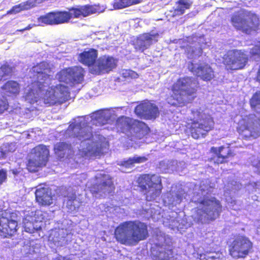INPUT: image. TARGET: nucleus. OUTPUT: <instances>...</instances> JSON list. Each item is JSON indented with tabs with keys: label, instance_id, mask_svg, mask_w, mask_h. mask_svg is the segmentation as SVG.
<instances>
[{
	"label": "nucleus",
	"instance_id": "f257e3e1",
	"mask_svg": "<svg viewBox=\"0 0 260 260\" xmlns=\"http://www.w3.org/2000/svg\"><path fill=\"white\" fill-rule=\"evenodd\" d=\"M105 10L99 4L79 5L69 9L68 11H57L49 12L38 18L39 25H58L68 22L71 19L86 17L95 13H100Z\"/></svg>",
	"mask_w": 260,
	"mask_h": 260
},
{
	"label": "nucleus",
	"instance_id": "f03ea898",
	"mask_svg": "<svg viewBox=\"0 0 260 260\" xmlns=\"http://www.w3.org/2000/svg\"><path fill=\"white\" fill-rule=\"evenodd\" d=\"M199 81L192 77L179 78L171 86L172 93L167 98L168 103L175 107H182L191 103L200 89Z\"/></svg>",
	"mask_w": 260,
	"mask_h": 260
},
{
	"label": "nucleus",
	"instance_id": "7ed1b4c3",
	"mask_svg": "<svg viewBox=\"0 0 260 260\" xmlns=\"http://www.w3.org/2000/svg\"><path fill=\"white\" fill-rule=\"evenodd\" d=\"M114 237L121 244L135 246L149 237L148 225L138 220L123 222L115 229Z\"/></svg>",
	"mask_w": 260,
	"mask_h": 260
},
{
	"label": "nucleus",
	"instance_id": "20e7f679",
	"mask_svg": "<svg viewBox=\"0 0 260 260\" xmlns=\"http://www.w3.org/2000/svg\"><path fill=\"white\" fill-rule=\"evenodd\" d=\"M51 68L49 63L41 61L34 65L31 69L34 79L30 84V87L25 94V99L33 104L38 102L39 94L49 85L48 81L51 79Z\"/></svg>",
	"mask_w": 260,
	"mask_h": 260
},
{
	"label": "nucleus",
	"instance_id": "39448f33",
	"mask_svg": "<svg viewBox=\"0 0 260 260\" xmlns=\"http://www.w3.org/2000/svg\"><path fill=\"white\" fill-rule=\"evenodd\" d=\"M191 121L188 127L191 136L194 139L205 138L214 127L213 118L209 114L203 113L200 109L191 111Z\"/></svg>",
	"mask_w": 260,
	"mask_h": 260
},
{
	"label": "nucleus",
	"instance_id": "423d86ee",
	"mask_svg": "<svg viewBox=\"0 0 260 260\" xmlns=\"http://www.w3.org/2000/svg\"><path fill=\"white\" fill-rule=\"evenodd\" d=\"M231 22L237 30L247 35L256 32L260 26L258 16L251 11L241 9L232 16Z\"/></svg>",
	"mask_w": 260,
	"mask_h": 260
},
{
	"label": "nucleus",
	"instance_id": "0eeeda50",
	"mask_svg": "<svg viewBox=\"0 0 260 260\" xmlns=\"http://www.w3.org/2000/svg\"><path fill=\"white\" fill-rule=\"evenodd\" d=\"M136 182L141 192L145 196V200L151 201L159 197L163 188L161 178L155 174H142Z\"/></svg>",
	"mask_w": 260,
	"mask_h": 260
},
{
	"label": "nucleus",
	"instance_id": "6e6552de",
	"mask_svg": "<svg viewBox=\"0 0 260 260\" xmlns=\"http://www.w3.org/2000/svg\"><path fill=\"white\" fill-rule=\"evenodd\" d=\"M236 130L243 139H256L260 136V118L253 114L246 115L238 121Z\"/></svg>",
	"mask_w": 260,
	"mask_h": 260
},
{
	"label": "nucleus",
	"instance_id": "1a4fd4ad",
	"mask_svg": "<svg viewBox=\"0 0 260 260\" xmlns=\"http://www.w3.org/2000/svg\"><path fill=\"white\" fill-rule=\"evenodd\" d=\"M199 204L205 209H199L197 211V221L203 222V215L198 211H200L205 214L204 219L207 223L214 221L218 218L222 211V206L220 202L215 197L204 198L199 202Z\"/></svg>",
	"mask_w": 260,
	"mask_h": 260
},
{
	"label": "nucleus",
	"instance_id": "9d476101",
	"mask_svg": "<svg viewBox=\"0 0 260 260\" xmlns=\"http://www.w3.org/2000/svg\"><path fill=\"white\" fill-rule=\"evenodd\" d=\"M246 51L242 50H229L223 57V63L228 70H239L244 68L248 61Z\"/></svg>",
	"mask_w": 260,
	"mask_h": 260
},
{
	"label": "nucleus",
	"instance_id": "9b49d317",
	"mask_svg": "<svg viewBox=\"0 0 260 260\" xmlns=\"http://www.w3.org/2000/svg\"><path fill=\"white\" fill-rule=\"evenodd\" d=\"M117 124L123 133L124 131L133 132L138 139H141L150 131L149 127L144 122L127 117H121L117 120Z\"/></svg>",
	"mask_w": 260,
	"mask_h": 260
},
{
	"label": "nucleus",
	"instance_id": "f8f14e48",
	"mask_svg": "<svg viewBox=\"0 0 260 260\" xmlns=\"http://www.w3.org/2000/svg\"><path fill=\"white\" fill-rule=\"evenodd\" d=\"M252 242L244 236H237L229 245V254L235 259L245 258L251 251Z\"/></svg>",
	"mask_w": 260,
	"mask_h": 260
},
{
	"label": "nucleus",
	"instance_id": "ddd939ff",
	"mask_svg": "<svg viewBox=\"0 0 260 260\" xmlns=\"http://www.w3.org/2000/svg\"><path fill=\"white\" fill-rule=\"evenodd\" d=\"M47 87L43 98L45 104L48 106L60 104L68 100L69 92L66 86L58 84L54 86H48Z\"/></svg>",
	"mask_w": 260,
	"mask_h": 260
},
{
	"label": "nucleus",
	"instance_id": "4468645a",
	"mask_svg": "<svg viewBox=\"0 0 260 260\" xmlns=\"http://www.w3.org/2000/svg\"><path fill=\"white\" fill-rule=\"evenodd\" d=\"M34 155L29 158L26 164V169L30 172H36L39 168L45 166L48 161L49 150L43 144L39 145L34 149Z\"/></svg>",
	"mask_w": 260,
	"mask_h": 260
},
{
	"label": "nucleus",
	"instance_id": "2eb2a0df",
	"mask_svg": "<svg viewBox=\"0 0 260 260\" xmlns=\"http://www.w3.org/2000/svg\"><path fill=\"white\" fill-rule=\"evenodd\" d=\"M84 69L80 66H74L61 70L57 74L60 82L66 84H80L84 80Z\"/></svg>",
	"mask_w": 260,
	"mask_h": 260
},
{
	"label": "nucleus",
	"instance_id": "dca6fc26",
	"mask_svg": "<svg viewBox=\"0 0 260 260\" xmlns=\"http://www.w3.org/2000/svg\"><path fill=\"white\" fill-rule=\"evenodd\" d=\"M96 180L100 179L101 182L99 184H93L90 188V191L92 194H98L101 192L104 193H110L114 191L115 186L112 177L106 174H100L95 177Z\"/></svg>",
	"mask_w": 260,
	"mask_h": 260
},
{
	"label": "nucleus",
	"instance_id": "f3484780",
	"mask_svg": "<svg viewBox=\"0 0 260 260\" xmlns=\"http://www.w3.org/2000/svg\"><path fill=\"white\" fill-rule=\"evenodd\" d=\"M210 151L216 155V159L214 160V157H212L209 158V161H213L214 164L217 165L228 163L230 159L235 155L234 150L229 144L226 146L222 145L218 147L213 146L211 147Z\"/></svg>",
	"mask_w": 260,
	"mask_h": 260
},
{
	"label": "nucleus",
	"instance_id": "a211bd4d",
	"mask_svg": "<svg viewBox=\"0 0 260 260\" xmlns=\"http://www.w3.org/2000/svg\"><path fill=\"white\" fill-rule=\"evenodd\" d=\"M116 66V60L113 57L103 55L98 59L96 64L91 69V73L98 75L108 73Z\"/></svg>",
	"mask_w": 260,
	"mask_h": 260
},
{
	"label": "nucleus",
	"instance_id": "6ab92c4d",
	"mask_svg": "<svg viewBox=\"0 0 260 260\" xmlns=\"http://www.w3.org/2000/svg\"><path fill=\"white\" fill-rule=\"evenodd\" d=\"M18 230L16 220L9 218L3 214L0 215V237L2 238H11Z\"/></svg>",
	"mask_w": 260,
	"mask_h": 260
},
{
	"label": "nucleus",
	"instance_id": "aec40b11",
	"mask_svg": "<svg viewBox=\"0 0 260 260\" xmlns=\"http://www.w3.org/2000/svg\"><path fill=\"white\" fill-rule=\"evenodd\" d=\"M135 111L138 115L147 119H154L159 115L157 106L148 101L137 105Z\"/></svg>",
	"mask_w": 260,
	"mask_h": 260
},
{
	"label": "nucleus",
	"instance_id": "412c9836",
	"mask_svg": "<svg viewBox=\"0 0 260 260\" xmlns=\"http://www.w3.org/2000/svg\"><path fill=\"white\" fill-rule=\"evenodd\" d=\"M157 33L151 34L146 32L139 35L133 42V45L136 51L142 53L148 49L152 44L153 41L157 42Z\"/></svg>",
	"mask_w": 260,
	"mask_h": 260
},
{
	"label": "nucleus",
	"instance_id": "4be33fe9",
	"mask_svg": "<svg viewBox=\"0 0 260 260\" xmlns=\"http://www.w3.org/2000/svg\"><path fill=\"white\" fill-rule=\"evenodd\" d=\"M53 152L56 157L60 160L63 158H70L74 154V150L71 143L58 142L53 146Z\"/></svg>",
	"mask_w": 260,
	"mask_h": 260
},
{
	"label": "nucleus",
	"instance_id": "5701e85b",
	"mask_svg": "<svg viewBox=\"0 0 260 260\" xmlns=\"http://www.w3.org/2000/svg\"><path fill=\"white\" fill-rule=\"evenodd\" d=\"M98 57V51L94 48L84 50L78 55V60L88 67H93L95 65Z\"/></svg>",
	"mask_w": 260,
	"mask_h": 260
},
{
	"label": "nucleus",
	"instance_id": "b1692460",
	"mask_svg": "<svg viewBox=\"0 0 260 260\" xmlns=\"http://www.w3.org/2000/svg\"><path fill=\"white\" fill-rule=\"evenodd\" d=\"M192 2L189 0H178L176 2V7L166 12V16L171 19L182 15L186 10L190 9Z\"/></svg>",
	"mask_w": 260,
	"mask_h": 260
},
{
	"label": "nucleus",
	"instance_id": "393cba45",
	"mask_svg": "<svg viewBox=\"0 0 260 260\" xmlns=\"http://www.w3.org/2000/svg\"><path fill=\"white\" fill-rule=\"evenodd\" d=\"M36 201L41 206H49L53 204V196L50 189L45 187L37 189L35 192Z\"/></svg>",
	"mask_w": 260,
	"mask_h": 260
},
{
	"label": "nucleus",
	"instance_id": "a878e982",
	"mask_svg": "<svg viewBox=\"0 0 260 260\" xmlns=\"http://www.w3.org/2000/svg\"><path fill=\"white\" fill-rule=\"evenodd\" d=\"M3 93L7 96L15 98L19 95L20 91L19 83L14 80H8L1 87Z\"/></svg>",
	"mask_w": 260,
	"mask_h": 260
},
{
	"label": "nucleus",
	"instance_id": "bb28decb",
	"mask_svg": "<svg viewBox=\"0 0 260 260\" xmlns=\"http://www.w3.org/2000/svg\"><path fill=\"white\" fill-rule=\"evenodd\" d=\"M197 77L204 81H210L215 77L212 68L207 63L199 65L195 70Z\"/></svg>",
	"mask_w": 260,
	"mask_h": 260
},
{
	"label": "nucleus",
	"instance_id": "cd10ccee",
	"mask_svg": "<svg viewBox=\"0 0 260 260\" xmlns=\"http://www.w3.org/2000/svg\"><path fill=\"white\" fill-rule=\"evenodd\" d=\"M102 153V144L99 141H92L86 147L85 154L87 156H100Z\"/></svg>",
	"mask_w": 260,
	"mask_h": 260
},
{
	"label": "nucleus",
	"instance_id": "c85d7f7f",
	"mask_svg": "<svg viewBox=\"0 0 260 260\" xmlns=\"http://www.w3.org/2000/svg\"><path fill=\"white\" fill-rule=\"evenodd\" d=\"M249 102L251 109L256 113L260 114V90L253 94Z\"/></svg>",
	"mask_w": 260,
	"mask_h": 260
},
{
	"label": "nucleus",
	"instance_id": "c756f323",
	"mask_svg": "<svg viewBox=\"0 0 260 260\" xmlns=\"http://www.w3.org/2000/svg\"><path fill=\"white\" fill-rule=\"evenodd\" d=\"M141 2V0H114L113 7L116 9H121Z\"/></svg>",
	"mask_w": 260,
	"mask_h": 260
},
{
	"label": "nucleus",
	"instance_id": "7c9ffc66",
	"mask_svg": "<svg viewBox=\"0 0 260 260\" xmlns=\"http://www.w3.org/2000/svg\"><path fill=\"white\" fill-rule=\"evenodd\" d=\"M34 5L32 3L26 1L23 4H20L18 5L13 6L9 11L7 12V14L17 13L24 10H28L32 8Z\"/></svg>",
	"mask_w": 260,
	"mask_h": 260
},
{
	"label": "nucleus",
	"instance_id": "2f4dec72",
	"mask_svg": "<svg viewBox=\"0 0 260 260\" xmlns=\"http://www.w3.org/2000/svg\"><path fill=\"white\" fill-rule=\"evenodd\" d=\"M0 72L2 74V77L11 75L13 72V67L10 66L7 62H6L1 66Z\"/></svg>",
	"mask_w": 260,
	"mask_h": 260
},
{
	"label": "nucleus",
	"instance_id": "473e14b6",
	"mask_svg": "<svg viewBox=\"0 0 260 260\" xmlns=\"http://www.w3.org/2000/svg\"><path fill=\"white\" fill-rule=\"evenodd\" d=\"M173 251L172 249L165 248L164 250L159 251L158 252V257L161 260H168L171 255H173Z\"/></svg>",
	"mask_w": 260,
	"mask_h": 260
},
{
	"label": "nucleus",
	"instance_id": "72a5a7b5",
	"mask_svg": "<svg viewBox=\"0 0 260 260\" xmlns=\"http://www.w3.org/2000/svg\"><path fill=\"white\" fill-rule=\"evenodd\" d=\"M123 78L128 79H137L139 77L138 73L131 70H126L122 73Z\"/></svg>",
	"mask_w": 260,
	"mask_h": 260
},
{
	"label": "nucleus",
	"instance_id": "f704fd0d",
	"mask_svg": "<svg viewBox=\"0 0 260 260\" xmlns=\"http://www.w3.org/2000/svg\"><path fill=\"white\" fill-rule=\"evenodd\" d=\"M9 107V103L6 97H0V114L7 111Z\"/></svg>",
	"mask_w": 260,
	"mask_h": 260
},
{
	"label": "nucleus",
	"instance_id": "c9c22d12",
	"mask_svg": "<svg viewBox=\"0 0 260 260\" xmlns=\"http://www.w3.org/2000/svg\"><path fill=\"white\" fill-rule=\"evenodd\" d=\"M250 55L251 57H260V42L254 45L251 49L250 51Z\"/></svg>",
	"mask_w": 260,
	"mask_h": 260
},
{
	"label": "nucleus",
	"instance_id": "e433bc0d",
	"mask_svg": "<svg viewBox=\"0 0 260 260\" xmlns=\"http://www.w3.org/2000/svg\"><path fill=\"white\" fill-rule=\"evenodd\" d=\"M8 179L7 171L4 169H0V186L6 182Z\"/></svg>",
	"mask_w": 260,
	"mask_h": 260
},
{
	"label": "nucleus",
	"instance_id": "4c0bfd02",
	"mask_svg": "<svg viewBox=\"0 0 260 260\" xmlns=\"http://www.w3.org/2000/svg\"><path fill=\"white\" fill-rule=\"evenodd\" d=\"M135 164H139L145 162L147 158L145 156H135L133 157Z\"/></svg>",
	"mask_w": 260,
	"mask_h": 260
},
{
	"label": "nucleus",
	"instance_id": "58836bf2",
	"mask_svg": "<svg viewBox=\"0 0 260 260\" xmlns=\"http://www.w3.org/2000/svg\"><path fill=\"white\" fill-rule=\"evenodd\" d=\"M220 254L221 253L215 252L212 255H207V258L208 260H220Z\"/></svg>",
	"mask_w": 260,
	"mask_h": 260
},
{
	"label": "nucleus",
	"instance_id": "ea45409f",
	"mask_svg": "<svg viewBox=\"0 0 260 260\" xmlns=\"http://www.w3.org/2000/svg\"><path fill=\"white\" fill-rule=\"evenodd\" d=\"M133 157L129 158L127 160L124 161L125 166L126 167H130L135 164V162Z\"/></svg>",
	"mask_w": 260,
	"mask_h": 260
},
{
	"label": "nucleus",
	"instance_id": "a19ab883",
	"mask_svg": "<svg viewBox=\"0 0 260 260\" xmlns=\"http://www.w3.org/2000/svg\"><path fill=\"white\" fill-rule=\"evenodd\" d=\"M255 80L260 83V65L258 67L256 74L255 77Z\"/></svg>",
	"mask_w": 260,
	"mask_h": 260
},
{
	"label": "nucleus",
	"instance_id": "79ce46f5",
	"mask_svg": "<svg viewBox=\"0 0 260 260\" xmlns=\"http://www.w3.org/2000/svg\"><path fill=\"white\" fill-rule=\"evenodd\" d=\"M76 197L75 196L71 197L68 200L67 204L68 205H72V203L74 202L75 200H76Z\"/></svg>",
	"mask_w": 260,
	"mask_h": 260
},
{
	"label": "nucleus",
	"instance_id": "37998d69",
	"mask_svg": "<svg viewBox=\"0 0 260 260\" xmlns=\"http://www.w3.org/2000/svg\"><path fill=\"white\" fill-rule=\"evenodd\" d=\"M53 260H71L70 258L66 257V256H62L60 255H58L56 257L53 259Z\"/></svg>",
	"mask_w": 260,
	"mask_h": 260
},
{
	"label": "nucleus",
	"instance_id": "c03bdc74",
	"mask_svg": "<svg viewBox=\"0 0 260 260\" xmlns=\"http://www.w3.org/2000/svg\"><path fill=\"white\" fill-rule=\"evenodd\" d=\"M199 260H208L207 258V255H206L205 254H200V257Z\"/></svg>",
	"mask_w": 260,
	"mask_h": 260
},
{
	"label": "nucleus",
	"instance_id": "a18cd8bd",
	"mask_svg": "<svg viewBox=\"0 0 260 260\" xmlns=\"http://www.w3.org/2000/svg\"><path fill=\"white\" fill-rule=\"evenodd\" d=\"M255 167L257 169L258 174L260 175V160L256 165Z\"/></svg>",
	"mask_w": 260,
	"mask_h": 260
},
{
	"label": "nucleus",
	"instance_id": "49530a36",
	"mask_svg": "<svg viewBox=\"0 0 260 260\" xmlns=\"http://www.w3.org/2000/svg\"><path fill=\"white\" fill-rule=\"evenodd\" d=\"M255 167L257 169L258 174L260 175V160L256 165Z\"/></svg>",
	"mask_w": 260,
	"mask_h": 260
},
{
	"label": "nucleus",
	"instance_id": "de8ad7c7",
	"mask_svg": "<svg viewBox=\"0 0 260 260\" xmlns=\"http://www.w3.org/2000/svg\"><path fill=\"white\" fill-rule=\"evenodd\" d=\"M255 167L257 169L258 174L260 175V160L256 165Z\"/></svg>",
	"mask_w": 260,
	"mask_h": 260
},
{
	"label": "nucleus",
	"instance_id": "09e8293b",
	"mask_svg": "<svg viewBox=\"0 0 260 260\" xmlns=\"http://www.w3.org/2000/svg\"><path fill=\"white\" fill-rule=\"evenodd\" d=\"M255 167L257 169L258 174L260 175V160L256 165Z\"/></svg>",
	"mask_w": 260,
	"mask_h": 260
},
{
	"label": "nucleus",
	"instance_id": "8fccbe9b",
	"mask_svg": "<svg viewBox=\"0 0 260 260\" xmlns=\"http://www.w3.org/2000/svg\"><path fill=\"white\" fill-rule=\"evenodd\" d=\"M255 167L257 169L258 174L260 175V160L256 165Z\"/></svg>",
	"mask_w": 260,
	"mask_h": 260
},
{
	"label": "nucleus",
	"instance_id": "3c124183",
	"mask_svg": "<svg viewBox=\"0 0 260 260\" xmlns=\"http://www.w3.org/2000/svg\"><path fill=\"white\" fill-rule=\"evenodd\" d=\"M255 167L257 169L258 174L260 175V160L256 165Z\"/></svg>",
	"mask_w": 260,
	"mask_h": 260
},
{
	"label": "nucleus",
	"instance_id": "603ef678",
	"mask_svg": "<svg viewBox=\"0 0 260 260\" xmlns=\"http://www.w3.org/2000/svg\"><path fill=\"white\" fill-rule=\"evenodd\" d=\"M32 27V25H31V24H29L27 26H26V27H25L24 28L22 29H21L20 30V31H23L24 30H28V29H30V28H31Z\"/></svg>",
	"mask_w": 260,
	"mask_h": 260
},
{
	"label": "nucleus",
	"instance_id": "864d4df0",
	"mask_svg": "<svg viewBox=\"0 0 260 260\" xmlns=\"http://www.w3.org/2000/svg\"><path fill=\"white\" fill-rule=\"evenodd\" d=\"M80 127H81V123L80 122L75 123L73 125V128H79Z\"/></svg>",
	"mask_w": 260,
	"mask_h": 260
},
{
	"label": "nucleus",
	"instance_id": "5fc2aeb1",
	"mask_svg": "<svg viewBox=\"0 0 260 260\" xmlns=\"http://www.w3.org/2000/svg\"><path fill=\"white\" fill-rule=\"evenodd\" d=\"M4 157V153L0 150V159Z\"/></svg>",
	"mask_w": 260,
	"mask_h": 260
},
{
	"label": "nucleus",
	"instance_id": "6e6d98bb",
	"mask_svg": "<svg viewBox=\"0 0 260 260\" xmlns=\"http://www.w3.org/2000/svg\"><path fill=\"white\" fill-rule=\"evenodd\" d=\"M40 211H35V212H34V216L36 215H38V214L39 213Z\"/></svg>",
	"mask_w": 260,
	"mask_h": 260
},
{
	"label": "nucleus",
	"instance_id": "4d7b16f0",
	"mask_svg": "<svg viewBox=\"0 0 260 260\" xmlns=\"http://www.w3.org/2000/svg\"><path fill=\"white\" fill-rule=\"evenodd\" d=\"M34 220L36 221H38L39 220V219H37V218H35Z\"/></svg>",
	"mask_w": 260,
	"mask_h": 260
},
{
	"label": "nucleus",
	"instance_id": "13d9d810",
	"mask_svg": "<svg viewBox=\"0 0 260 260\" xmlns=\"http://www.w3.org/2000/svg\"><path fill=\"white\" fill-rule=\"evenodd\" d=\"M13 174H17L16 172H15V171H13Z\"/></svg>",
	"mask_w": 260,
	"mask_h": 260
},
{
	"label": "nucleus",
	"instance_id": "bf43d9fd",
	"mask_svg": "<svg viewBox=\"0 0 260 260\" xmlns=\"http://www.w3.org/2000/svg\"><path fill=\"white\" fill-rule=\"evenodd\" d=\"M24 228H25V229H26V228H27V225H26V223H25Z\"/></svg>",
	"mask_w": 260,
	"mask_h": 260
},
{
	"label": "nucleus",
	"instance_id": "052dcab7",
	"mask_svg": "<svg viewBox=\"0 0 260 260\" xmlns=\"http://www.w3.org/2000/svg\"><path fill=\"white\" fill-rule=\"evenodd\" d=\"M73 210L75 209V207L74 206L73 208Z\"/></svg>",
	"mask_w": 260,
	"mask_h": 260
},
{
	"label": "nucleus",
	"instance_id": "680f3d73",
	"mask_svg": "<svg viewBox=\"0 0 260 260\" xmlns=\"http://www.w3.org/2000/svg\"><path fill=\"white\" fill-rule=\"evenodd\" d=\"M91 137H93V136L92 135V134H91Z\"/></svg>",
	"mask_w": 260,
	"mask_h": 260
}]
</instances>
